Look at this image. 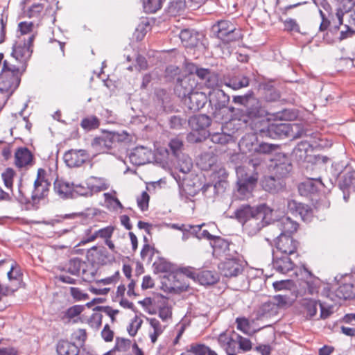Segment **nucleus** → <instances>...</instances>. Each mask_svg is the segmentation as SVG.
<instances>
[{
    "mask_svg": "<svg viewBox=\"0 0 355 355\" xmlns=\"http://www.w3.org/2000/svg\"><path fill=\"white\" fill-rule=\"evenodd\" d=\"M180 38L183 45L187 48L196 47L199 43L198 35L189 29L182 30L180 33Z\"/></svg>",
    "mask_w": 355,
    "mask_h": 355,
    "instance_id": "nucleus-31",
    "label": "nucleus"
},
{
    "mask_svg": "<svg viewBox=\"0 0 355 355\" xmlns=\"http://www.w3.org/2000/svg\"><path fill=\"white\" fill-rule=\"evenodd\" d=\"M237 345L239 347L243 352H248L252 349V343L250 339L244 338L239 334L236 336Z\"/></svg>",
    "mask_w": 355,
    "mask_h": 355,
    "instance_id": "nucleus-60",
    "label": "nucleus"
},
{
    "mask_svg": "<svg viewBox=\"0 0 355 355\" xmlns=\"http://www.w3.org/2000/svg\"><path fill=\"white\" fill-rule=\"evenodd\" d=\"M15 165L19 168L32 164L33 155L26 147L19 148L15 153Z\"/></svg>",
    "mask_w": 355,
    "mask_h": 355,
    "instance_id": "nucleus-27",
    "label": "nucleus"
},
{
    "mask_svg": "<svg viewBox=\"0 0 355 355\" xmlns=\"http://www.w3.org/2000/svg\"><path fill=\"white\" fill-rule=\"evenodd\" d=\"M207 88H214L218 86L219 77L217 73L213 71H210L209 76H207L206 79L203 82Z\"/></svg>",
    "mask_w": 355,
    "mask_h": 355,
    "instance_id": "nucleus-57",
    "label": "nucleus"
},
{
    "mask_svg": "<svg viewBox=\"0 0 355 355\" xmlns=\"http://www.w3.org/2000/svg\"><path fill=\"white\" fill-rule=\"evenodd\" d=\"M235 322L236 324L237 329L241 331L244 334H248L250 329V324L249 320L245 317H238L236 318Z\"/></svg>",
    "mask_w": 355,
    "mask_h": 355,
    "instance_id": "nucleus-53",
    "label": "nucleus"
},
{
    "mask_svg": "<svg viewBox=\"0 0 355 355\" xmlns=\"http://www.w3.org/2000/svg\"><path fill=\"white\" fill-rule=\"evenodd\" d=\"M219 279L220 276L216 271L199 269L196 282L202 286H208L216 284Z\"/></svg>",
    "mask_w": 355,
    "mask_h": 355,
    "instance_id": "nucleus-23",
    "label": "nucleus"
},
{
    "mask_svg": "<svg viewBox=\"0 0 355 355\" xmlns=\"http://www.w3.org/2000/svg\"><path fill=\"white\" fill-rule=\"evenodd\" d=\"M211 123V119L206 114L195 115L189 119L192 130H205Z\"/></svg>",
    "mask_w": 355,
    "mask_h": 355,
    "instance_id": "nucleus-28",
    "label": "nucleus"
},
{
    "mask_svg": "<svg viewBox=\"0 0 355 355\" xmlns=\"http://www.w3.org/2000/svg\"><path fill=\"white\" fill-rule=\"evenodd\" d=\"M210 140L215 144H226L232 140V136L230 134L224 132H215L209 135Z\"/></svg>",
    "mask_w": 355,
    "mask_h": 355,
    "instance_id": "nucleus-49",
    "label": "nucleus"
},
{
    "mask_svg": "<svg viewBox=\"0 0 355 355\" xmlns=\"http://www.w3.org/2000/svg\"><path fill=\"white\" fill-rule=\"evenodd\" d=\"M283 186L282 182L279 180H278L277 182V180L272 176L268 177L263 182V187L269 192H277L279 189L283 187Z\"/></svg>",
    "mask_w": 355,
    "mask_h": 355,
    "instance_id": "nucleus-44",
    "label": "nucleus"
},
{
    "mask_svg": "<svg viewBox=\"0 0 355 355\" xmlns=\"http://www.w3.org/2000/svg\"><path fill=\"white\" fill-rule=\"evenodd\" d=\"M164 0H143L144 11L148 13H154L162 8Z\"/></svg>",
    "mask_w": 355,
    "mask_h": 355,
    "instance_id": "nucleus-46",
    "label": "nucleus"
},
{
    "mask_svg": "<svg viewBox=\"0 0 355 355\" xmlns=\"http://www.w3.org/2000/svg\"><path fill=\"white\" fill-rule=\"evenodd\" d=\"M78 196H92L88 186L81 184H75L73 183L71 198H76Z\"/></svg>",
    "mask_w": 355,
    "mask_h": 355,
    "instance_id": "nucleus-47",
    "label": "nucleus"
},
{
    "mask_svg": "<svg viewBox=\"0 0 355 355\" xmlns=\"http://www.w3.org/2000/svg\"><path fill=\"white\" fill-rule=\"evenodd\" d=\"M250 80L247 76H234L225 80V85L234 90H237L249 85Z\"/></svg>",
    "mask_w": 355,
    "mask_h": 355,
    "instance_id": "nucleus-34",
    "label": "nucleus"
},
{
    "mask_svg": "<svg viewBox=\"0 0 355 355\" xmlns=\"http://www.w3.org/2000/svg\"><path fill=\"white\" fill-rule=\"evenodd\" d=\"M86 185L88 186L92 196L94 193L105 191L108 188L105 179L94 176H92L87 180Z\"/></svg>",
    "mask_w": 355,
    "mask_h": 355,
    "instance_id": "nucleus-32",
    "label": "nucleus"
},
{
    "mask_svg": "<svg viewBox=\"0 0 355 355\" xmlns=\"http://www.w3.org/2000/svg\"><path fill=\"white\" fill-rule=\"evenodd\" d=\"M276 226L281 231L280 234L291 235L297 232L298 223L290 217L284 216L276 221Z\"/></svg>",
    "mask_w": 355,
    "mask_h": 355,
    "instance_id": "nucleus-26",
    "label": "nucleus"
},
{
    "mask_svg": "<svg viewBox=\"0 0 355 355\" xmlns=\"http://www.w3.org/2000/svg\"><path fill=\"white\" fill-rule=\"evenodd\" d=\"M196 86L195 78L188 73L176 78L174 92L182 100L196 91Z\"/></svg>",
    "mask_w": 355,
    "mask_h": 355,
    "instance_id": "nucleus-13",
    "label": "nucleus"
},
{
    "mask_svg": "<svg viewBox=\"0 0 355 355\" xmlns=\"http://www.w3.org/2000/svg\"><path fill=\"white\" fill-rule=\"evenodd\" d=\"M305 1H291V0H277V6L282 10L287 11L305 3Z\"/></svg>",
    "mask_w": 355,
    "mask_h": 355,
    "instance_id": "nucleus-48",
    "label": "nucleus"
},
{
    "mask_svg": "<svg viewBox=\"0 0 355 355\" xmlns=\"http://www.w3.org/2000/svg\"><path fill=\"white\" fill-rule=\"evenodd\" d=\"M273 213L274 210L266 204L258 206L243 204L234 211V216L242 224L243 231L248 236H252L266 225L275 222Z\"/></svg>",
    "mask_w": 355,
    "mask_h": 355,
    "instance_id": "nucleus-1",
    "label": "nucleus"
},
{
    "mask_svg": "<svg viewBox=\"0 0 355 355\" xmlns=\"http://www.w3.org/2000/svg\"><path fill=\"white\" fill-rule=\"evenodd\" d=\"M209 101L214 110V116L216 119L223 120V116H221V112L227 108L230 102V96L222 89H214L209 94Z\"/></svg>",
    "mask_w": 355,
    "mask_h": 355,
    "instance_id": "nucleus-11",
    "label": "nucleus"
},
{
    "mask_svg": "<svg viewBox=\"0 0 355 355\" xmlns=\"http://www.w3.org/2000/svg\"><path fill=\"white\" fill-rule=\"evenodd\" d=\"M70 294L75 301H82L89 299V295L83 293L79 288L71 287Z\"/></svg>",
    "mask_w": 355,
    "mask_h": 355,
    "instance_id": "nucleus-62",
    "label": "nucleus"
},
{
    "mask_svg": "<svg viewBox=\"0 0 355 355\" xmlns=\"http://www.w3.org/2000/svg\"><path fill=\"white\" fill-rule=\"evenodd\" d=\"M255 132H260L262 135L268 136L272 139H282L288 137L293 132V126L290 123L282 122H272L269 123L266 129L263 128H252Z\"/></svg>",
    "mask_w": 355,
    "mask_h": 355,
    "instance_id": "nucleus-9",
    "label": "nucleus"
},
{
    "mask_svg": "<svg viewBox=\"0 0 355 355\" xmlns=\"http://www.w3.org/2000/svg\"><path fill=\"white\" fill-rule=\"evenodd\" d=\"M314 147V144L307 140H304L297 144L293 148L291 153L293 160L298 164L304 163L308 157V153L311 148Z\"/></svg>",
    "mask_w": 355,
    "mask_h": 355,
    "instance_id": "nucleus-21",
    "label": "nucleus"
},
{
    "mask_svg": "<svg viewBox=\"0 0 355 355\" xmlns=\"http://www.w3.org/2000/svg\"><path fill=\"white\" fill-rule=\"evenodd\" d=\"M315 182L322 184L320 180H316L315 182H314L313 180H309L304 182L301 183L298 187L300 194L302 196H306L309 193H313L316 192L318 188L315 185Z\"/></svg>",
    "mask_w": 355,
    "mask_h": 355,
    "instance_id": "nucleus-40",
    "label": "nucleus"
},
{
    "mask_svg": "<svg viewBox=\"0 0 355 355\" xmlns=\"http://www.w3.org/2000/svg\"><path fill=\"white\" fill-rule=\"evenodd\" d=\"M150 325L153 328V332L150 334L151 342L155 343L158 337L163 333L164 327L162 326L159 321L156 318L148 319Z\"/></svg>",
    "mask_w": 355,
    "mask_h": 355,
    "instance_id": "nucleus-41",
    "label": "nucleus"
},
{
    "mask_svg": "<svg viewBox=\"0 0 355 355\" xmlns=\"http://www.w3.org/2000/svg\"><path fill=\"white\" fill-rule=\"evenodd\" d=\"M198 270L199 269L197 270L192 267H184L180 269V274L184 275L196 282Z\"/></svg>",
    "mask_w": 355,
    "mask_h": 355,
    "instance_id": "nucleus-64",
    "label": "nucleus"
},
{
    "mask_svg": "<svg viewBox=\"0 0 355 355\" xmlns=\"http://www.w3.org/2000/svg\"><path fill=\"white\" fill-rule=\"evenodd\" d=\"M184 74L181 73V69L175 66L171 65L166 69V77L171 80L176 82V78L179 76H183Z\"/></svg>",
    "mask_w": 355,
    "mask_h": 355,
    "instance_id": "nucleus-54",
    "label": "nucleus"
},
{
    "mask_svg": "<svg viewBox=\"0 0 355 355\" xmlns=\"http://www.w3.org/2000/svg\"><path fill=\"white\" fill-rule=\"evenodd\" d=\"M153 153L150 149L144 146H137L129 155L130 162L134 165H144L150 162Z\"/></svg>",
    "mask_w": 355,
    "mask_h": 355,
    "instance_id": "nucleus-20",
    "label": "nucleus"
},
{
    "mask_svg": "<svg viewBox=\"0 0 355 355\" xmlns=\"http://www.w3.org/2000/svg\"><path fill=\"white\" fill-rule=\"evenodd\" d=\"M83 265L79 258H74L69 261L67 271L72 275L78 276Z\"/></svg>",
    "mask_w": 355,
    "mask_h": 355,
    "instance_id": "nucleus-50",
    "label": "nucleus"
},
{
    "mask_svg": "<svg viewBox=\"0 0 355 355\" xmlns=\"http://www.w3.org/2000/svg\"><path fill=\"white\" fill-rule=\"evenodd\" d=\"M183 147V141L181 139L178 137L173 138L168 144L170 151H168V155L171 153L177 159L180 166V171L184 173H187L191 171L193 164L190 157L182 155Z\"/></svg>",
    "mask_w": 355,
    "mask_h": 355,
    "instance_id": "nucleus-7",
    "label": "nucleus"
},
{
    "mask_svg": "<svg viewBox=\"0 0 355 355\" xmlns=\"http://www.w3.org/2000/svg\"><path fill=\"white\" fill-rule=\"evenodd\" d=\"M338 186L340 189H352L355 191V171L345 173L339 181Z\"/></svg>",
    "mask_w": 355,
    "mask_h": 355,
    "instance_id": "nucleus-38",
    "label": "nucleus"
},
{
    "mask_svg": "<svg viewBox=\"0 0 355 355\" xmlns=\"http://www.w3.org/2000/svg\"><path fill=\"white\" fill-rule=\"evenodd\" d=\"M185 106L192 112L199 111L207 101V97L204 92L194 91L182 99Z\"/></svg>",
    "mask_w": 355,
    "mask_h": 355,
    "instance_id": "nucleus-19",
    "label": "nucleus"
},
{
    "mask_svg": "<svg viewBox=\"0 0 355 355\" xmlns=\"http://www.w3.org/2000/svg\"><path fill=\"white\" fill-rule=\"evenodd\" d=\"M227 182L225 180H219L216 182L214 184H205L201 190L202 193L207 196V194L209 191L213 192L214 194L218 195L223 193L226 188Z\"/></svg>",
    "mask_w": 355,
    "mask_h": 355,
    "instance_id": "nucleus-35",
    "label": "nucleus"
},
{
    "mask_svg": "<svg viewBox=\"0 0 355 355\" xmlns=\"http://www.w3.org/2000/svg\"><path fill=\"white\" fill-rule=\"evenodd\" d=\"M142 324V320L137 316L132 320L127 327V331L130 336H135Z\"/></svg>",
    "mask_w": 355,
    "mask_h": 355,
    "instance_id": "nucleus-61",
    "label": "nucleus"
},
{
    "mask_svg": "<svg viewBox=\"0 0 355 355\" xmlns=\"http://www.w3.org/2000/svg\"><path fill=\"white\" fill-rule=\"evenodd\" d=\"M34 40L35 35L32 34L27 40H19L12 45L11 56L18 62L16 68L24 72L26 70L28 62L33 53Z\"/></svg>",
    "mask_w": 355,
    "mask_h": 355,
    "instance_id": "nucleus-5",
    "label": "nucleus"
},
{
    "mask_svg": "<svg viewBox=\"0 0 355 355\" xmlns=\"http://www.w3.org/2000/svg\"><path fill=\"white\" fill-rule=\"evenodd\" d=\"M186 7V0H173L167 8V12L170 16L181 15L184 11Z\"/></svg>",
    "mask_w": 355,
    "mask_h": 355,
    "instance_id": "nucleus-37",
    "label": "nucleus"
},
{
    "mask_svg": "<svg viewBox=\"0 0 355 355\" xmlns=\"http://www.w3.org/2000/svg\"><path fill=\"white\" fill-rule=\"evenodd\" d=\"M213 30L217 37L225 43L239 40L241 38V31L236 28L235 24L228 20L218 21L213 26Z\"/></svg>",
    "mask_w": 355,
    "mask_h": 355,
    "instance_id": "nucleus-8",
    "label": "nucleus"
},
{
    "mask_svg": "<svg viewBox=\"0 0 355 355\" xmlns=\"http://www.w3.org/2000/svg\"><path fill=\"white\" fill-rule=\"evenodd\" d=\"M288 210L293 215H299L302 220L309 216L311 209L307 205L297 202L295 200H290L287 203Z\"/></svg>",
    "mask_w": 355,
    "mask_h": 355,
    "instance_id": "nucleus-22",
    "label": "nucleus"
},
{
    "mask_svg": "<svg viewBox=\"0 0 355 355\" xmlns=\"http://www.w3.org/2000/svg\"><path fill=\"white\" fill-rule=\"evenodd\" d=\"M284 30L288 32L301 33L300 25L296 19L288 18L284 21Z\"/></svg>",
    "mask_w": 355,
    "mask_h": 355,
    "instance_id": "nucleus-56",
    "label": "nucleus"
},
{
    "mask_svg": "<svg viewBox=\"0 0 355 355\" xmlns=\"http://www.w3.org/2000/svg\"><path fill=\"white\" fill-rule=\"evenodd\" d=\"M258 144V139L255 134H245L241 137L239 142V147L243 153L255 152V148Z\"/></svg>",
    "mask_w": 355,
    "mask_h": 355,
    "instance_id": "nucleus-24",
    "label": "nucleus"
},
{
    "mask_svg": "<svg viewBox=\"0 0 355 355\" xmlns=\"http://www.w3.org/2000/svg\"><path fill=\"white\" fill-rule=\"evenodd\" d=\"M214 352L208 347L202 344H191L188 347L187 353H182L180 355H210Z\"/></svg>",
    "mask_w": 355,
    "mask_h": 355,
    "instance_id": "nucleus-36",
    "label": "nucleus"
},
{
    "mask_svg": "<svg viewBox=\"0 0 355 355\" xmlns=\"http://www.w3.org/2000/svg\"><path fill=\"white\" fill-rule=\"evenodd\" d=\"M221 275L226 277H236L243 271L241 261L237 258L236 252L232 256L226 257L218 265Z\"/></svg>",
    "mask_w": 355,
    "mask_h": 355,
    "instance_id": "nucleus-12",
    "label": "nucleus"
},
{
    "mask_svg": "<svg viewBox=\"0 0 355 355\" xmlns=\"http://www.w3.org/2000/svg\"><path fill=\"white\" fill-rule=\"evenodd\" d=\"M15 174V173L13 169L8 168L1 175L4 184L8 189H12V187Z\"/></svg>",
    "mask_w": 355,
    "mask_h": 355,
    "instance_id": "nucleus-58",
    "label": "nucleus"
},
{
    "mask_svg": "<svg viewBox=\"0 0 355 355\" xmlns=\"http://www.w3.org/2000/svg\"><path fill=\"white\" fill-rule=\"evenodd\" d=\"M219 340L224 343L227 355L236 354L235 351L237 345L236 338L223 336L222 334L219 337Z\"/></svg>",
    "mask_w": 355,
    "mask_h": 355,
    "instance_id": "nucleus-43",
    "label": "nucleus"
},
{
    "mask_svg": "<svg viewBox=\"0 0 355 355\" xmlns=\"http://www.w3.org/2000/svg\"><path fill=\"white\" fill-rule=\"evenodd\" d=\"M275 250L273 252L298 256L297 249L300 243L291 235L280 234L275 240Z\"/></svg>",
    "mask_w": 355,
    "mask_h": 355,
    "instance_id": "nucleus-10",
    "label": "nucleus"
},
{
    "mask_svg": "<svg viewBox=\"0 0 355 355\" xmlns=\"http://www.w3.org/2000/svg\"><path fill=\"white\" fill-rule=\"evenodd\" d=\"M185 69L189 75L193 76L194 74L196 75L200 80L205 81L207 76H209L211 71L209 69L200 67L197 64L192 62L185 63Z\"/></svg>",
    "mask_w": 355,
    "mask_h": 355,
    "instance_id": "nucleus-33",
    "label": "nucleus"
},
{
    "mask_svg": "<svg viewBox=\"0 0 355 355\" xmlns=\"http://www.w3.org/2000/svg\"><path fill=\"white\" fill-rule=\"evenodd\" d=\"M210 245L213 249V254L219 258H225L226 257L232 256L234 250L231 249V246L234 245L227 240L216 236L214 241L210 242Z\"/></svg>",
    "mask_w": 355,
    "mask_h": 355,
    "instance_id": "nucleus-17",
    "label": "nucleus"
},
{
    "mask_svg": "<svg viewBox=\"0 0 355 355\" xmlns=\"http://www.w3.org/2000/svg\"><path fill=\"white\" fill-rule=\"evenodd\" d=\"M24 73L16 64L4 60L0 73V92L10 96L19 87Z\"/></svg>",
    "mask_w": 355,
    "mask_h": 355,
    "instance_id": "nucleus-2",
    "label": "nucleus"
},
{
    "mask_svg": "<svg viewBox=\"0 0 355 355\" xmlns=\"http://www.w3.org/2000/svg\"><path fill=\"white\" fill-rule=\"evenodd\" d=\"M257 182V178L254 175L241 176L237 180V189L235 196L241 200L250 198Z\"/></svg>",
    "mask_w": 355,
    "mask_h": 355,
    "instance_id": "nucleus-14",
    "label": "nucleus"
},
{
    "mask_svg": "<svg viewBox=\"0 0 355 355\" xmlns=\"http://www.w3.org/2000/svg\"><path fill=\"white\" fill-rule=\"evenodd\" d=\"M100 125V120L96 116L91 115L83 118L80 126L86 131L97 129Z\"/></svg>",
    "mask_w": 355,
    "mask_h": 355,
    "instance_id": "nucleus-39",
    "label": "nucleus"
},
{
    "mask_svg": "<svg viewBox=\"0 0 355 355\" xmlns=\"http://www.w3.org/2000/svg\"><path fill=\"white\" fill-rule=\"evenodd\" d=\"M44 173L42 168H39L37 171V178L34 182V190L31 196L33 200L44 198L48 195L50 183L42 177V174L44 175Z\"/></svg>",
    "mask_w": 355,
    "mask_h": 355,
    "instance_id": "nucleus-18",
    "label": "nucleus"
},
{
    "mask_svg": "<svg viewBox=\"0 0 355 355\" xmlns=\"http://www.w3.org/2000/svg\"><path fill=\"white\" fill-rule=\"evenodd\" d=\"M320 303L311 298H304L300 301L302 311L306 319L310 320L316 315Z\"/></svg>",
    "mask_w": 355,
    "mask_h": 355,
    "instance_id": "nucleus-25",
    "label": "nucleus"
},
{
    "mask_svg": "<svg viewBox=\"0 0 355 355\" xmlns=\"http://www.w3.org/2000/svg\"><path fill=\"white\" fill-rule=\"evenodd\" d=\"M72 189L73 183L58 179L54 182V191L62 199L71 198Z\"/></svg>",
    "mask_w": 355,
    "mask_h": 355,
    "instance_id": "nucleus-29",
    "label": "nucleus"
},
{
    "mask_svg": "<svg viewBox=\"0 0 355 355\" xmlns=\"http://www.w3.org/2000/svg\"><path fill=\"white\" fill-rule=\"evenodd\" d=\"M85 309L83 305H74L69 307L65 312L64 316L71 320L79 315Z\"/></svg>",
    "mask_w": 355,
    "mask_h": 355,
    "instance_id": "nucleus-59",
    "label": "nucleus"
},
{
    "mask_svg": "<svg viewBox=\"0 0 355 355\" xmlns=\"http://www.w3.org/2000/svg\"><path fill=\"white\" fill-rule=\"evenodd\" d=\"M130 340L118 337L116 338V344L114 349L115 351L126 352L130 349Z\"/></svg>",
    "mask_w": 355,
    "mask_h": 355,
    "instance_id": "nucleus-55",
    "label": "nucleus"
},
{
    "mask_svg": "<svg viewBox=\"0 0 355 355\" xmlns=\"http://www.w3.org/2000/svg\"><path fill=\"white\" fill-rule=\"evenodd\" d=\"M336 295L345 300L350 299L354 296V287L351 284L340 285L336 290Z\"/></svg>",
    "mask_w": 355,
    "mask_h": 355,
    "instance_id": "nucleus-42",
    "label": "nucleus"
},
{
    "mask_svg": "<svg viewBox=\"0 0 355 355\" xmlns=\"http://www.w3.org/2000/svg\"><path fill=\"white\" fill-rule=\"evenodd\" d=\"M254 97V93L252 91L248 92L245 95L234 96L232 101L235 104L243 105L245 107L249 104V102Z\"/></svg>",
    "mask_w": 355,
    "mask_h": 355,
    "instance_id": "nucleus-52",
    "label": "nucleus"
},
{
    "mask_svg": "<svg viewBox=\"0 0 355 355\" xmlns=\"http://www.w3.org/2000/svg\"><path fill=\"white\" fill-rule=\"evenodd\" d=\"M56 352L59 355H78L80 349L75 343L60 340L56 345Z\"/></svg>",
    "mask_w": 355,
    "mask_h": 355,
    "instance_id": "nucleus-30",
    "label": "nucleus"
},
{
    "mask_svg": "<svg viewBox=\"0 0 355 355\" xmlns=\"http://www.w3.org/2000/svg\"><path fill=\"white\" fill-rule=\"evenodd\" d=\"M267 115H268V113L266 108L262 105L259 100L254 96L246 106L244 113L241 116L242 119L234 120L230 122V125L239 126L233 133H237L239 135V133L243 132V128L240 127L241 121L246 125L250 121L257 120Z\"/></svg>",
    "mask_w": 355,
    "mask_h": 355,
    "instance_id": "nucleus-4",
    "label": "nucleus"
},
{
    "mask_svg": "<svg viewBox=\"0 0 355 355\" xmlns=\"http://www.w3.org/2000/svg\"><path fill=\"white\" fill-rule=\"evenodd\" d=\"M124 139L125 137L118 132H108L102 137L94 138L92 146L98 153H108Z\"/></svg>",
    "mask_w": 355,
    "mask_h": 355,
    "instance_id": "nucleus-6",
    "label": "nucleus"
},
{
    "mask_svg": "<svg viewBox=\"0 0 355 355\" xmlns=\"http://www.w3.org/2000/svg\"><path fill=\"white\" fill-rule=\"evenodd\" d=\"M90 155L87 150L84 149H71L66 152L63 159L66 164L70 167H80L89 160Z\"/></svg>",
    "mask_w": 355,
    "mask_h": 355,
    "instance_id": "nucleus-15",
    "label": "nucleus"
},
{
    "mask_svg": "<svg viewBox=\"0 0 355 355\" xmlns=\"http://www.w3.org/2000/svg\"><path fill=\"white\" fill-rule=\"evenodd\" d=\"M336 16L339 24H343L344 17L347 24L346 31L340 33V40L346 39L355 34L353 27H355V0H338Z\"/></svg>",
    "mask_w": 355,
    "mask_h": 355,
    "instance_id": "nucleus-3",
    "label": "nucleus"
},
{
    "mask_svg": "<svg viewBox=\"0 0 355 355\" xmlns=\"http://www.w3.org/2000/svg\"><path fill=\"white\" fill-rule=\"evenodd\" d=\"M292 170V165L289 162H280L276 164L274 171L278 179L286 177Z\"/></svg>",
    "mask_w": 355,
    "mask_h": 355,
    "instance_id": "nucleus-45",
    "label": "nucleus"
},
{
    "mask_svg": "<svg viewBox=\"0 0 355 355\" xmlns=\"http://www.w3.org/2000/svg\"><path fill=\"white\" fill-rule=\"evenodd\" d=\"M291 257V255L283 254L279 252H273L272 261L273 269L282 274H286L293 270L295 263Z\"/></svg>",
    "mask_w": 355,
    "mask_h": 355,
    "instance_id": "nucleus-16",
    "label": "nucleus"
},
{
    "mask_svg": "<svg viewBox=\"0 0 355 355\" xmlns=\"http://www.w3.org/2000/svg\"><path fill=\"white\" fill-rule=\"evenodd\" d=\"M277 148V145L261 142L260 144H257V146L255 148V152L262 154H270L275 151Z\"/></svg>",
    "mask_w": 355,
    "mask_h": 355,
    "instance_id": "nucleus-51",
    "label": "nucleus"
},
{
    "mask_svg": "<svg viewBox=\"0 0 355 355\" xmlns=\"http://www.w3.org/2000/svg\"><path fill=\"white\" fill-rule=\"evenodd\" d=\"M186 123V119L180 116H172L169 120L170 128L172 129L180 130Z\"/></svg>",
    "mask_w": 355,
    "mask_h": 355,
    "instance_id": "nucleus-63",
    "label": "nucleus"
}]
</instances>
